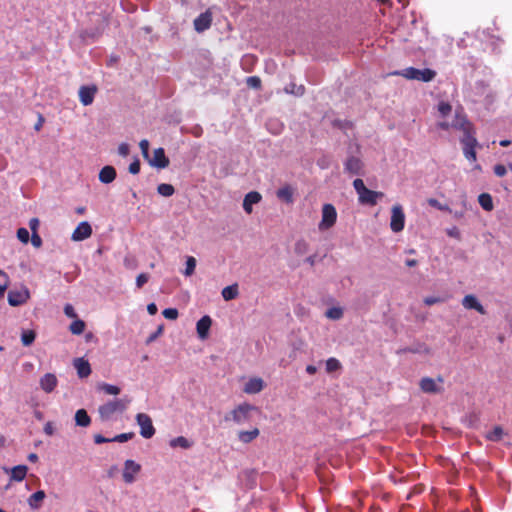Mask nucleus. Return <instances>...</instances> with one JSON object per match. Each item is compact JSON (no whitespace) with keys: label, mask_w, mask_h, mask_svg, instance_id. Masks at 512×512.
<instances>
[{"label":"nucleus","mask_w":512,"mask_h":512,"mask_svg":"<svg viewBox=\"0 0 512 512\" xmlns=\"http://www.w3.org/2000/svg\"><path fill=\"white\" fill-rule=\"evenodd\" d=\"M131 399L128 396L119 399L109 400L98 408L101 421H109L117 413H123L129 406Z\"/></svg>","instance_id":"1"},{"label":"nucleus","mask_w":512,"mask_h":512,"mask_svg":"<svg viewBox=\"0 0 512 512\" xmlns=\"http://www.w3.org/2000/svg\"><path fill=\"white\" fill-rule=\"evenodd\" d=\"M353 187L358 194V199L361 204L374 206L377 204L378 199L384 196L382 192L368 189L360 178L353 181Z\"/></svg>","instance_id":"2"},{"label":"nucleus","mask_w":512,"mask_h":512,"mask_svg":"<svg viewBox=\"0 0 512 512\" xmlns=\"http://www.w3.org/2000/svg\"><path fill=\"white\" fill-rule=\"evenodd\" d=\"M452 126L453 128L463 131V136L460 139L463 146H476L478 144L470 123L464 117L456 115L455 120L452 122Z\"/></svg>","instance_id":"3"},{"label":"nucleus","mask_w":512,"mask_h":512,"mask_svg":"<svg viewBox=\"0 0 512 512\" xmlns=\"http://www.w3.org/2000/svg\"><path fill=\"white\" fill-rule=\"evenodd\" d=\"M257 408L249 403H242L235 407L229 414L225 415L224 420H232L236 424H244L250 420V414L252 411H256Z\"/></svg>","instance_id":"4"},{"label":"nucleus","mask_w":512,"mask_h":512,"mask_svg":"<svg viewBox=\"0 0 512 512\" xmlns=\"http://www.w3.org/2000/svg\"><path fill=\"white\" fill-rule=\"evenodd\" d=\"M396 74L402 75L403 77L411 80H419L423 82H429L434 79L436 76V72L425 68V69H417L414 67H409L401 72H397Z\"/></svg>","instance_id":"5"},{"label":"nucleus","mask_w":512,"mask_h":512,"mask_svg":"<svg viewBox=\"0 0 512 512\" xmlns=\"http://www.w3.org/2000/svg\"><path fill=\"white\" fill-rule=\"evenodd\" d=\"M337 220V211L332 204H324L322 207V218L318 225L319 230L330 229Z\"/></svg>","instance_id":"6"},{"label":"nucleus","mask_w":512,"mask_h":512,"mask_svg":"<svg viewBox=\"0 0 512 512\" xmlns=\"http://www.w3.org/2000/svg\"><path fill=\"white\" fill-rule=\"evenodd\" d=\"M30 298V291L26 286H21L18 289H12L8 292L7 300L9 305L13 307L25 304Z\"/></svg>","instance_id":"7"},{"label":"nucleus","mask_w":512,"mask_h":512,"mask_svg":"<svg viewBox=\"0 0 512 512\" xmlns=\"http://www.w3.org/2000/svg\"><path fill=\"white\" fill-rule=\"evenodd\" d=\"M405 227V214L401 205L396 204L391 209L390 228L393 232H401Z\"/></svg>","instance_id":"8"},{"label":"nucleus","mask_w":512,"mask_h":512,"mask_svg":"<svg viewBox=\"0 0 512 512\" xmlns=\"http://www.w3.org/2000/svg\"><path fill=\"white\" fill-rule=\"evenodd\" d=\"M136 422L140 427V435L143 438L150 439L155 434V428L152 424L151 417L146 413H138Z\"/></svg>","instance_id":"9"},{"label":"nucleus","mask_w":512,"mask_h":512,"mask_svg":"<svg viewBox=\"0 0 512 512\" xmlns=\"http://www.w3.org/2000/svg\"><path fill=\"white\" fill-rule=\"evenodd\" d=\"M363 168L364 164L357 156L350 155L344 162V171L351 175H363Z\"/></svg>","instance_id":"10"},{"label":"nucleus","mask_w":512,"mask_h":512,"mask_svg":"<svg viewBox=\"0 0 512 512\" xmlns=\"http://www.w3.org/2000/svg\"><path fill=\"white\" fill-rule=\"evenodd\" d=\"M443 383V378L438 377L437 380L430 378V377H424L420 380V388L424 393L429 394H435L439 393L442 390L441 384Z\"/></svg>","instance_id":"11"},{"label":"nucleus","mask_w":512,"mask_h":512,"mask_svg":"<svg viewBox=\"0 0 512 512\" xmlns=\"http://www.w3.org/2000/svg\"><path fill=\"white\" fill-rule=\"evenodd\" d=\"M141 465L133 460H126L123 469V480L127 484L135 481V476L140 472Z\"/></svg>","instance_id":"12"},{"label":"nucleus","mask_w":512,"mask_h":512,"mask_svg":"<svg viewBox=\"0 0 512 512\" xmlns=\"http://www.w3.org/2000/svg\"><path fill=\"white\" fill-rule=\"evenodd\" d=\"M152 167L164 169L169 165V159L166 157L163 148H157L153 152V156L146 159Z\"/></svg>","instance_id":"13"},{"label":"nucleus","mask_w":512,"mask_h":512,"mask_svg":"<svg viewBox=\"0 0 512 512\" xmlns=\"http://www.w3.org/2000/svg\"><path fill=\"white\" fill-rule=\"evenodd\" d=\"M212 23V14L209 10H206L205 12L201 13L198 17L194 20V29L198 32H204L207 30Z\"/></svg>","instance_id":"14"},{"label":"nucleus","mask_w":512,"mask_h":512,"mask_svg":"<svg viewBox=\"0 0 512 512\" xmlns=\"http://www.w3.org/2000/svg\"><path fill=\"white\" fill-rule=\"evenodd\" d=\"M92 234V228L91 225L83 221L78 224L74 232L72 233L71 239L73 241H83L87 238H89Z\"/></svg>","instance_id":"15"},{"label":"nucleus","mask_w":512,"mask_h":512,"mask_svg":"<svg viewBox=\"0 0 512 512\" xmlns=\"http://www.w3.org/2000/svg\"><path fill=\"white\" fill-rule=\"evenodd\" d=\"M97 88L95 86H81L79 89V99L84 106L91 105L94 101Z\"/></svg>","instance_id":"16"},{"label":"nucleus","mask_w":512,"mask_h":512,"mask_svg":"<svg viewBox=\"0 0 512 512\" xmlns=\"http://www.w3.org/2000/svg\"><path fill=\"white\" fill-rule=\"evenodd\" d=\"M462 305L465 309L476 310L477 312H479L482 315L486 314V310L484 309L483 305L478 301L476 296H474L472 294L466 295L462 299Z\"/></svg>","instance_id":"17"},{"label":"nucleus","mask_w":512,"mask_h":512,"mask_svg":"<svg viewBox=\"0 0 512 512\" xmlns=\"http://www.w3.org/2000/svg\"><path fill=\"white\" fill-rule=\"evenodd\" d=\"M212 324V320L210 316L205 315L201 319L198 320L196 324V330L198 337L202 340L206 339L209 334V330Z\"/></svg>","instance_id":"18"},{"label":"nucleus","mask_w":512,"mask_h":512,"mask_svg":"<svg viewBox=\"0 0 512 512\" xmlns=\"http://www.w3.org/2000/svg\"><path fill=\"white\" fill-rule=\"evenodd\" d=\"M264 388V381L259 377L250 378L243 388L246 394H257Z\"/></svg>","instance_id":"19"},{"label":"nucleus","mask_w":512,"mask_h":512,"mask_svg":"<svg viewBox=\"0 0 512 512\" xmlns=\"http://www.w3.org/2000/svg\"><path fill=\"white\" fill-rule=\"evenodd\" d=\"M262 196L257 191H251L247 193L243 200V209L246 213L250 214L252 212V206L261 201Z\"/></svg>","instance_id":"20"},{"label":"nucleus","mask_w":512,"mask_h":512,"mask_svg":"<svg viewBox=\"0 0 512 512\" xmlns=\"http://www.w3.org/2000/svg\"><path fill=\"white\" fill-rule=\"evenodd\" d=\"M57 383H58L57 377L53 373H46L40 379V387L46 393H51L57 386Z\"/></svg>","instance_id":"21"},{"label":"nucleus","mask_w":512,"mask_h":512,"mask_svg":"<svg viewBox=\"0 0 512 512\" xmlns=\"http://www.w3.org/2000/svg\"><path fill=\"white\" fill-rule=\"evenodd\" d=\"M74 367L77 370V374L80 378H86L91 373V367L88 361L83 358H76L74 360Z\"/></svg>","instance_id":"22"},{"label":"nucleus","mask_w":512,"mask_h":512,"mask_svg":"<svg viewBox=\"0 0 512 512\" xmlns=\"http://www.w3.org/2000/svg\"><path fill=\"white\" fill-rule=\"evenodd\" d=\"M6 473H10L11 480L13 481H22L27 474V466L26 465H18L11 469L4 468Z\"/></svg>","instance_id":"23"},{"label":"nucleus","mask_w":512,"mask_h":512,"mask_svg":"<svg viewBox=\"0 0 512 512\" xmlns=\"http://www.w3.org/2000/svg\"><path fill=\"white\" fill-rule=\"evenodd\" d=\"M116 178V170L113 166H105L99 172V180L104 184H109Z\"/></svg>","instance_id":"24"},{"label":"nucleus","mask_w":512,"mask_h":512,"mask_svg":"<svg viewBox=\"0 0 512 512\" xmlns=\"http://www.w3.org/2000/svg\"><path fill=\"white\" fill-rule=\"evenodd\" d=\"M75 423L80 427H87L91 423V418L85 409H79L75 413Z\"/></svg>","instance_id":"25"},{"label":"nucleus","mask_w":512,"mask_h":512,"mask_svg":"<svg viewBox=\"0 0 512 512\" xmlns=\"http://www.w3.org/2000/svg\"><path fill=\"white\" fill-rule=\"evenodd\" d=\"M260 434V431L258 428H254L250 431H239L238 432V439L239 441H241L242 443H250L252 442L254 439H256Z\"/></svg>","instance_id":"26"},{"label":"nucleus","mask_w":512,"mask_h":512,"mask_svg":"<svg viewBox=\"0 0 512 512\" xmlns=\"http://www.w3.org/2000/svg\"><path fill=\"white\" fill-rule=\"evenodd\" d=\"M221 294L225 301H230V300L237 298L239 295L238 284L234 283L232 285H229V286L223 288Z\"/></svg>","instance_id":"27"},{"label":"nucleus","mask_w":512,"mask_h":512,"mask_svg":"<svg viewBox=\"0 0 512 512\" xmlns=\"http://www.w3.org/2000/svg\"><path fill=\"white\" fill-rule=\"evenodd\" d=\"M45 496H46L45 492L42 491V490H39V491L33 493L28 498V505L30 506L31 509H38V508H40L41 503L44 500Z\"/></svg>","instance_id":"28"},{"label":"nucleus","mask_w":512,"mask_h":512,"mask_svg":"<svg viewBox=\"0 0 512 512\" xmlns=\"http://www.w3.org/2000/svg\"><path fill=\"white\" fill-rule=\"evenodd\" d=\"M169 445L172 448L180 447L183 449H189L192 446V442L183 436H178L176 438L171 439Z\"/></svg>","instance_id":"29"},{"label":"nucleus","mask_w":512,"mask_h":512,"mask_svg":"<svg viewBox=\"0 0 512 512\" xmlns=\"http://www.w3.org/2000/svg\"><path fill=\"white\" fill-rule=\"evenodd\" d=\"M480 206L486 211H492L494 208L493 200L490 194L482 193L478 197Z\"/></svg>","instance_id":"30"},{"label":"nucleus","mask_w":512,"mask_h":512,"mask_svg":"<svg viewBox=\"0 0 512 512\" xmlns=\"http://www.w3.org/2000/svg\"><path fill=\"white\" fill-rule=\"evenodd\" d=\"M97 389L99 391L104 392L107 395H118L121 391V389L118 386L104 383V382L99 383L97 386Z\"/></svg>","instance_id":"31"},{"label":"nucleus","mask_w":512,"mask_h":512,"mask_svg":"<svg viewBox=\"0 0 512 512\" xmlns=\"http://www.w3.org/2000/svg\"><path fill=\"white\" fill-rule=\"evenodd\" d=\"M285 92L287 94H293L295 96H302L305 93V87L303 85L290 83L285 87Z\"/></svg>","instance_id":"32"},{"label":"nucleus","mask_w":512,"mask_h":512,"mask_svg":"<svg viewBox=\"0 0 512 512\" xmlns=\"http://www.w3.org/2000/svg\"><path fill=\"white\" fill-rule=\"evenodd\" d=\"M277 197L279 199H281V200L286 201L287 203L292 202L293 197H292V190H291V188L289 186H285V187L280 188L277 191Z\"/></svg>","instance_id":"33"},{"label":"nucleus","mask_w":512,"mask_h":512,"mask_svg":"<svg viewBox=\"0 0 512 512\" xmlns=\"http://www.w3.org/2000/svg\"><path fill=\"white\" fill-rule=\"evenodd\" d=\"M325 316L331 320H339L343 317V309L341 307H331L325 312Z\"/></svg>","instance_id":"34"},{"label":"nucleus","mask_w":512,"mask_h":512,"mask_svg":"<svg viewBox=\"0 0 512 512\" xmlns=\"http://www.w3.org/2000/svg\"><path fill=\"white\" fill-rule=\"evenodd\" d=\"M157 192L164 197H170L174 194L175 189L171 184L162 183L158 185Z\"/></svg>","instance_id":"35"},{"label":"nucleus","mask_w":512,"mask_h":512,"mask_svg":"<svg viewBox=\"0 0 512 512\" xmlns=\"http://www.w3.org/2000/svg\"><path fill=\"white\" fill-rule=\"evenodd\" d=\"M35 332L32 330H24L21 334V342L24 346H30L35 340Z\"/></svg>","instance_id":"36"},{"label":"nucleus","mask_w":512,"mask_h":512,"mask_svg":"<svg viewBox=\"0 0 512 512\" xmlns=\"http://www.w3.org/2000/svg\"><path fill=\"white\" fill-rule=\"evenodd\" d=\"M85 329V323L82 320H75L70 325V331L72 334L80 335Z\"/></svg>","instance_id":"37"},{"label":"nucleus","mask_w":512,"mask_h":512,"mask_svg":"<svg viewBox=\"0 0 512 512\" xmlns=\"http://www.w3.org/2000/svg\"><path fill=\"white\" fill-rule=\"evenodd\" d=\"M196 268V259L192 256H188L186 259V267L184 270L185 276H191Z\"/></svg>","instance_id":"38"},{"label":"nucleus","mask_w":512,"mask_h":512,"mask_svg":"<svg viewBox=\"0 0 512 512\" xmlns=\"http://www.w3.org/2000/svg\"><path fill=\"white\" fill-rule=\"evenodd\" d=\"M308 250H309V244L305 240L300 239L295 243V253L297 255H303V254L307 253Z\"/></svg>","instance_id":"39"},{"label":"nucleus","mask_w":512,"mask_h":512,"mask_svg":"<svg viewBox=\"0 0 512 512\" xmlns=\"http://www.w3.org/2000/svg\"><path fill=\"white\" fill-rule=\"evenodd\" d=\"M428 204L431 206V207H434L440 211H446V212H449V213H452V210L449 208L448 205L446 204H442L440 203L437 199L435 198H429L427 200Z\"/></svg>","instance_id":"40"},{"label":"nucleus","mask_w":512,"mask_h":512,"mask_svg":"<svg viewBox=\"0 0 512 512\" xmlns=\"http://www.w3.org/2000/svg\"><path fill=\"white\" fill-rule=\"evenodd\" d=\"M8 285H9V278L7 276V274L0 270V298L3 297L6 289L8 288Z\"/></svg>","instance_id":"41"},{"label":"nucleus","mask_w":512,"mask_h":512,"mask_svg":"<svg viewBox=\"0 0 512 512\" xmlns=\"http://www.w3.org/2000/svg\"><path fill=\"white\" fill-rule=\"evenodd\" d=\"M476 146H463V154L465 158L469 161H476Z\"/></svg>","instance_id":"42"},{"label":"nucleus","mask_w":512,"mask_h":512,"mask_svg":"<svg viewBox=\"0 0 512 512\" xmlns=\"http://www.w3.org/2000/svg\"><path fill=\"white\" fill-rule=\"evenodd\" d=\"M340 367H341V364H340L339 360H337L336 358H329L326 361V370L329 373L340 369Z\"/></svg>","instance_id":"43"},{"label":"nucleus","mask_w":512,"mask_h":512,"mask_svg":"<svg viewBox=\"0 0 512 512\" xmlns=\"http://www.w3.org/2000/svg\"><path fill=\"white\" fill-rule=\"evenodd\" d=\"M246 84L250 88L260 89L261 88V79L258 76H250L246 79Z\"/></svg>","instance_id":"44"},{"label":"nucleus","mask_w":512,"mask_h":512,"mask_svg":"<svg viewBox=\"0 0 512 512\" xmlns=\"http://www.w3.org/2000/svg\"><path fill=\"white\" fill-rule=\"evenodd\" d=\"M423 301H424L425 305L431 306V305H434V304H437V303L445 302L446 298L445 297H440V296H428V297H425Z\"/></svg>","instance_id":"45"},{"label":"nucleus","mask_w":512,"mask_h":512,"mask_svg":"<svg viewBox=\"0 0 512 512\" xmlns=\"http://www.w3.org/2000/svg\"><path fill=\"white\" fill-rule=\"evenodd\" d=\"M134 436V433H122L119 435H116L115 437L111 438L112 442H127L128 440L132 439Z\"/></svg>","instance_id":"46"},{"label":"nucleus","mask_w":512,"mask_h":512,"mask_svg":"<svg viewBox=\"0 0 512 512\" xmlns=\"http://www.w3.org/2000/svg\"><path fill=\"white\" fill-rule=\"evenodd\" d=\"M163 316L169 320H175L178 317V310L175 308H166L162 312Z\"/></svg>","instance_id":"47"},{"label":"nucleus","mask_w":512,"mask_h":512,"mask_svg":"<svg viewBox=\"0 0 512 512\" xmlns=\"http://www.w3.org/2000/svg\"><path fill=\"white\" fill-rule=\"evenodd\" d=\"M17 238L22 242V243H28L29 241V232L26 228H19L18 231H17Z\"/></svg>","instance_id":"48"},{"label":"nucleus","mask_w":512,"mask_h":512,"mask_svg":"<svg viewBox=\"0 0 512 512\" xmlns=\"http://www.w3.org/2000/svg\"><path fill=\"white\" fill-rule=\"evenodd\" d=\"M139 147L141 149V153L145 159L149 157V142L146 139H143L139 143Z\"/></svg>","instance_id":"49"},{"label":"nucleus","mask_w":512,"mask_h":512,"mask_svg":"<svg viewBox=\"0 0 512 512\" xmlns=\"http://www.w3.org/2000/svg\"><path fill=\"white\" fill-rule=\"evenodd\" d=\"M149 280V275L146 273H141L136 278V286L137 288H142L144 284H146Z\"/></svg>","instance_id":"50"},{"label":"nucleus","mask_w":512,"mask_h":512,"mask_svg":"<svg viewBox=\"0 0 512 512\" xmlns=\"http://www.w3.org/2000/svg\"><path fill=\"white\" fill-rule=\"evenodd\" d=\"M451 105L445 102H441L438 106V110L442 116H447L451 112Z\"/></svg>","instance_id":"51"},{"label":"nucleus","mask_w":512,"mask_h":512,"mask_svg":"<svg viewBox=\"0 0 512 512\" xmlns=\"http://www.w3.org/2000/svg\"><path fill=\"white\" fill-rule=\"evenodd\" d=\"M494 173L498 177H503L507 173V169L502 164H497L494 166Z\"/></svg>","instance_id":"52"},{"label":"nucleus","mask_w":512,"mask_h":512,"mask_svg":"<svg viewBox=\"0 0 512 512\" xmlns=\"http://www.w3.org/2000/svg\"><path fill=\"white\" fill-rule=\"evenodd\" d=\"M129 151H130V147L127 143H121L119 146H118V153L119 155H121L122 157H126L128 156L129 154Z\"/></svg>","instance_id":"53"},{"label":"nucleus","mask_w":512,"mask_h":512,"mask_svg":"<svg viewBox=\"0 0 512 512\" xmlns=\"http://www.w3.org/2000/svg\"><path fill=\"white\" fill-rule=\"evenodd\" d=\"M140 171V161L138 159H135L130 165H129V172L131 174H138Z\"/></svg>","instance_id":"54"},{"label":"nucleus","mask_w":512,"mask_h":512,"mask_svg":"<svg viewBox=\"0 0 512 512\" xmlns=\"http://www.w3.org/2000/svg\"><path fill=\"white\" fill-rule=\"evenodd\" d=\"M31 243L34 247L36 248H39L41 247L42 245V239L41 237L38 235V233H32V236H31Z\"/></svg>","instance_id":"55"},{"label":"nucleus","mask_w":512,"mask_h":512,"mask_svg":"<svg viewBox=\"0 0 512 512\" xmlns=\"http://www.w3.org/2000/svg\"><path fill=\"white\" fill-rule=\"evenodd\" d=\"M39 220L38 218H31L29 221V228L31 229L32 233H37V229L39 227Z\"/></svg>","instance_id":"56"},{"label":"nucleus","mask_w":512,"mask_h":512,"mask_svg":"<svg viewBox=\"0 0 512 512\" xmlns=\"http://www.w3.org/2000/svg\"><path fill=\"white\" fill-rule=\"evenodd\" d=\"M94 442L96 444H103V443L112 442V440H111V438H106V437L102 436L101 434H97L94 436Z\"/></svg>","instance_id":"57"},{"label":"nucleus","mask_w":512,"mask_h":512,"mask_svg":"<svg viewBox=\"0 0 512 512\" xmlns=\"http://www.w3.org/2000/svg\"><path fill=\"white\" fill-rule=\"evenodd\" d=\"M162 331H163L162 326L158 327V329H157L153 334H151V335L148 337V339H147V341H146V342H147V344H149V343H151V342L155 341V340L157 339V337L162 333Z\"/></svg>","instance_id":"58"},{"label":"nucleus","mask_w":512,"mask_h":512,"mask_svg":"<svg viewBox=\"0 0 512 512\" xmlns=\"http://www.w3.org/2000/svg\"><path fill=\"white\" fill-rule=\"evenodd\" d=\"M502 435V429L500 427H495L494 431L492 432L490 439L492 440H499Z\"/></svg>","instance_id":"59"},{"label":"nucleus","mask_w":512,"mask_h":512,"mask_svg":"<svg viewBox=\"0 0 512 512\" xmlns=\"http://www.w3.org/2000/svg\"><path fill=\"white\" fill-rule=\"evenodd\" d=\"M64 312L65 314L68 316V317H75L76 314H75V311H74V308L70 305V304H67L65 307H64Z\"/></svg>","instance_id":"60"},{"label":"nucleus","mask_w":512,"mask_h":512,"mask_svg":"<svg viewBox=\"0 0 512 512\" xmlns=\"http://www.w3.org/2000/svg\"><path fill=\"white\" fill-rule=\"evenodd\" d=\"M44 432L51 436L54 434V427H53V424L51 422H47L44 426Z\"/></svg>","instance_id":"61"},{"label":"nucleus","mask_w":512,"mask_h":512,"mask_svg":"<svg viewBox=\"0 0 512 512\" xmlns=\"http://www.w3.org/2000/svg\"><path fill=\"white\" fill-rule=\"evenodd\" d=\"M147 311L150 315H155L158 311L155 303H150L147 305Z\"/></svg>","instance_id":"62"},{"label":"nucleus","mask_w":512,"mask_h":512,"mask_svg":"<svg viewBox=\"0 0 512 512\" xmlns=\"http://www.w3.org/2000/svg\"><path fill=\"white\" fill-rule=\"evenodd\" d=\"M447 234L450 236V237H454V238H458L459 237V231L456 227H453L451 229H448L447 230Z\"/></svg>","instance_id":"63"},{"label":"nucleus","mask_w":512,"mask_h":512,"mask_svg":"<svg viewBox=\"0 0 512 512\" xmlns=\"http://www.w3.org/2000/svg\"><path fill=\"white\" fill-rule=\"evenodd\" d=\"M305 262L308 263L310 266H314L316 263V255H311L305 259Z\"/></svg>","instance_id":"64"}]
</instances>
